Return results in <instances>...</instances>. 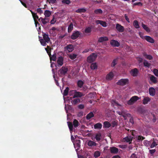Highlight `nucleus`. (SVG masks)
Listing matches in <instances>:
<instances>
[{"instance_id": "obj_1", "label": "nucleus", "mask_w": 158, "mask_h": 158, "mask_svg": "<svg viewBox=\"0 0 158 158\" xmlns=\"http://www.w3.org/2000/svg\"><path fill=\"white\" fill-rule=\"evenodd\" d=\"M68 71L67 67L63 66L58 71V74L60 77L65 76Z\"/></svg>"}, {"instance_id": "obj_2", "label": "nucleus", "mask_w": 158, "mask_h": 158, "mask_svg": "<svg viewBox=\"0 0 158 158\" xmlns=\"http://www.w3.org/2000/svg\"><path fill=\"white\" fill-rule=\"evenodd\" d=\"M129 83V80L127 78L121 79L117 82V84L121 86H124Z\"/></svg>"}, {"instance_id": "obj_3", "label": "nucleus", "mask_w": 158, "mask_h": 158, "mask_svg": "<svg viewBox=\"0 0 158 158\" xmlns=\"http://www.w3.org/2000/svg\"><path fill=\"white\" fill-rule=\"evenodd\" d=\"M97 57V55L94 53H92L87 58V62L89 63H91L95 60Z\"/></svg>"}, {"instance_id": "obj_4", "label": "nucleus", "mask_w": 158, "mask_h": 158, "mask_svg": "<svg viewBox=\"0 0 158 158\" xmlns=\"http://www.w3.org/2000/svg\"><path fill=\"white\" fill-rule=\"evenodd\" d=\"M81 33L78 31H75L73 33L71 36V38L73 40H75L78 38L81 35Z\"/></svg>"}, {"instance_id": "obj_5", "label": "nucleus", "mask_w": 158, "mask_h": 158, "mask_svg": "<svg viewBox=\"0 0 158 158\" xmlns=\"http://www.w3.org/2000/svg\"><path fill=\"white\" fill-rule=\"evenodd\" d=\"M130 73L131 76L135 77L138 76L139 72L138 69L134 68L131 70Z\"/></svg>"}, {"instance_id": "obj_6", "label": "nucleus", "mask_w": 158, "mask_h": 158, "mask_svg": "<svg viewBox=\"0 0 158 158\" xmlns=\"http://www.w3.org/2000/svg\"><path fill=\"white\" fill-rule=\"evenodd\" d=\"M74 91L75 92L73 96V98H81V97L84 96V94L81 92L77 91L76 90Z\"/></svg>"}, {"instance_id": "obj_7", "label": "nucleus", "mask_w": 158, "mask_h": 158, "mask_svg": "<svg viewBox=\"0 0 158 158\" xmlns=\"http://www.w3.org/2000/svg\"><path fill=\"white\" fill-rule=\"evenodd\" d=\"M116 28L117 30L120 32H123L124 31L123 27L118 23L116 24Z\"/></svg>"}, {"instance_id": "obj_8", "label": "nucleus", "mask_w": 158, "mask_h": 158, "mask_svg": "<svg viewBox=\"0 0 158 158\" xmlns=\"http://www.w3.org/2000/svg\"><path fill=\"white\" fill-rule=\"evenodd\" d=\"M65 49L67 50L69 52H72L74 50V47L72 44L67 45L65 47Z\"/></svg>"}, {"instance_id": "obj_9", "label": "nucleus", "mask_w": 158, "mask_h": 158, "mask_svg": "<svg viewBox=\"0 0 158 158\" xmlns=\"http://www.w3.org/2000/svg\"><path fill=\"white\" fill-rule=\"evenodd\" d=\"M110 44L114 47H118L120 45L119 43L117 40H112L110 41Z\"/></svg>"}, {"instance_id": "obj_10", "label": "nucleus", "mask_w": 158, "mask_h": 158, "mask_svg": "<svg viewBox=\"0 0 158 158\" xmlns=\"http://www.w3.org/2000/svg\"><path fill=\"white\" fill-rule=\"evenodd\" d=\"M110 152L112 154H116L118 152V149L116 147H113L110 148Z\"/></svg>"}, {"instance_id": "obj_11", "label": "nucleus", "mask_w": 158, "mask_h": 158, "mask_svg": "<svg viewBox=\"0 0 158 158\" xmlns=\"http://www.w3.org/2000/svg\"><path fill=\"white\" fill-rule=\"evenodd\" d=\"M63 60L64 59L62 56H60L59 57L57 61V62L58 65L60 66H61L63 64Z\"/></svg>"}, {"instance_id": "obj_12", "label": "nucleus", "mask_w": 158, "mask_h": 158, "mask_svg": "<svg viewBox=\"0 0 158 158\" xmlns=\"http://www.w3.org/2000/svg\"><path fill=\"white\" fill-rule=\"evenodd\" d=\"M144 39L146 40L147 41L151 43H153L154 42V40L153 39L149 36H144Z\"/></svg>"}, {"instance_id": "obj_13", "label": "nucleus", "mask_w": 158, "mask_h": 158, "mask_svg": "<svg viewBox=\"0 0 158 158\" xmlns=\"http://www.w3.org/2000/svg\"><path fill=\"white\" fill-rule=\"evenodd\" d=\"M43 39L46 40L47 43H48L50 41V38L49 37L48 34L43 33Z\"/></svg>"}, {"instance_id": "obj_14", "label": "nucleus", "mask_w": 158, "mask_h": 158, "mask_svg": "<svg viewBox=\"0 0 158 158\" xmlns=\"http://www.w3.org/2000/svg\"><path fill=\"white\" fill-rule=\"evenodd\" d=\"M95 22L97 24H100L104 27H106L107 26L106 23L105 21L100 20H97Z\"/></svg>"}, {"instance_id": "obj_15", "label": "nucleus", "mask_w": 158, "mask_h": 158, "mask_svg": "<svg viewBox=\"0 0 158 158\" xmlns=\"http://www.w3.org/2000/svg\"><path fill=\"white\" fill-rule=\"evenodd\" d=\"M149 92L150 95L151 96H153L155 95L156 90L153 87L149 88Z\"/></svg>"}, {"instance_id": "obj_16", "label": "nucleus", "mask_w": 158, "mask_h": 158, "mask_svg": "<svg viewBox=\"0 0 158 158\" xmlns=\"http://www.w3.org/2000/svg\"><path fill=\"white\" fill-rule=\"evenodd\" d=\"M94 128L95 129H101L102 127V123H98L95 124L94 125Z\"/></svg>"}, {"instance_id": "obj_17", "label": "nucleus", "mask_w": 158, "mask_h": 158, "mask_svg": "<svg viewBox=\"0 0 158 158\" xmlns=\"http://www.w3.org/2000/svg\"><path fill=\"white\" fill-rule=\"evenodd\" d=\"M150 79L151 81L153 83L156 84L157 82V78L153 75H151Z\"/></svg>"}, {"instance_id": "obj_18", "label": "nucleus", "mask_w": 158, "mask_h": 158, "mask_svg": "<svg viewBox=\"0 0 158 158\" xmlns=\"http://www.w3.org/2000/svg\"><path fill=\"white\" fill-rule=\"evenodd\" d=\"M109 40L108 38L106 36L102 37L99 38L98 40V42H102L108 40Z\"/></svg>"}, {"instance_id": "obj_19", "label": "nucleus", "mask_w": 158, "mask_h": 158, "mask_svg": "<svg viewBox=\"0 0 158 158\" xmlns=\"http://www.w3.org/2000/svg\"><path fill=\"white\" fill-rule=\"evenodd\" d=\"M86 11V10L85 8H79L76 10L75 12L78 13H84Z\"/></svg>"}, {"instance_id": "obj_20", "label": "nucleus", "mask_w": 158, "mask_h": 158, "mask_svg": "<svg viewBox=\"0 0 158 158\" xmlns=\"http://www.w3.org/2000/svg\"><path fill=\"white\" fill-rule=\"evenodd\" d=\"M113 77L114 74L112 72H110L107 74L106 76V79L107 80H111L112 79Z\"/></svg>"}, {"instance_id": "obj_21", "label": "nucleus", "mask_w": 158, "mask_h": 158, "mask_svg": "<svg viewBox=\"0 0 158 158\" xmlns=\"http://www.w3.org/2000/svg\"><path fill=\"white\" fill-rule=\"evenodd\" d=\"M87 144L89 147H92L96 146L97 143L93 141L89 140Z\"/></svg>"}, {"instance_id": "obj_22", "label": "nucleus", "mask_w": 158, "mask_h": 158, "mask_svg": "<svg viewBox=\"0 0 158 158\" xmlns=\"http://www.w3.org/2000/svg\"><path fill=\"white\" fill-rule=\"evenodd\" d=\"M94 116V115L93 113V112H91L86 115V118L87 120H89Z\"/></svg>"}, {"instance_id": "obj_23", "label": "nucleus", "mask_w": 158, "mask_h": 158, "mask_svg": "<svg viewBox=\"0 0 158 158\" xmlns=\"http://www.w3.org/2000/svg\"><path fill=\"white\" fill-rule=\"evenodd\" d=\"M101 134L100 133H98L96 134L95 139L97 141H99L101 139Z\"/></svg>"}, {"instance_id": "obj_24", "label": "nucleus", "mask_w": 158, "mask_h": 158, "mask_svg": "<svg viewBox=\"0 0 158 158\" xmlns=\"http://www.w3.org/2000/svg\"><path fill=\"white\" fill-rule=\"evenodd\" d=\"M130 114L127 113L126 110H122V116L124 118L126 117L127 116H128Z\"/></svg>"}, {"instance_id": "obj_25", "label": "nucleus", "mask_w": 158, "mask_h": 158, "mask_svg": "<svg viewBox=\"0 0 158 158\" xmlns=\"http://www.w3.org/2000/svg\"><path fill=\"white\" fill-rule=\"evenodd\" d=\"M81 100L79 98H76L72 101L71 103L75 105L80 102Z\"/></svg>"}, {"instance_id": "obj_26", "label": "nucleus", "mask_w": 158, "mask_h": 158, "mask_svg": "<svg viewBox=\"0 0 158 158\" xmlns=\"http://www.w3.org/2000/svg\"><path fill=\"white\" fill-rule=\"evenodd\" d=\"M92 28L91 27H86L85 30V32L86 34L90 33L92 31Z\"/></svg>"}, {"instance_id": "obj_27", "label": "nucleus", "mask_w": 158, "mask_h": 158, "mask_svg": "<svg viewBox=\"0 0 158 158\" xmlns=\"http://www.w3.org/2000/svg\"><path fill=\"white\" fill-rule=\"evenodd\" d=\"M142 26L143 28L147 32H150V29L147 26L143 23L142 24Z\"/></svg>"}, {"instance_id": "obj_28", "label": "nucleus", "mask_w": 158, "mask_h": 158, "mask_svg": "<svg viewBox=\"0 0 158 158\" xmlns=\"http://www.w3.org/2000/svg\"><path fill=\"white\" fill-rule=\"evenodd\" d=\"M150 101V98L147 97L144 98L143 100V104L144 105H145L148 103V102H149Z\"/></svg>"}, {"instance_id": "obj_29", "label": "nucleus", "mask_w": 158, "mask_h": 158, "mask_svg": "<svg viewBox=\"0 0 158 158\" xmlns=\"http://www.w3.org/2000/svg\"><path fill=\"white\" fill-rule=\"evenodd\" d=\"M98 66L96 63H92L90 66V68L91 69L95 70L97 69Z\"/></svg>"}, {"instance_id": "obj_30", "label": "nucleus", "mask_w": 158, "mask_h": 158, "mask_svg": "<svg viewBox=\"0 0 158 158\" xmlns=\"http://www.w3.org/2000/svg\"><path fill=\"white\" fill-rule=\"evenodd\" d=\"M111 126L110 123L108 121L104 122L103 123L104 128H109Z\"/></svg>"}, {"instance_id": "obj_31", "label": "nucleus", "mask_w": 158, "mask_h": 158, "mask_svg": "<svg viewBox=\"0 0 158 158\" xmlns=\"http://www.w3.org/2000/svg\"><path fill=\"white\" fill-rule=\"evenodd\" d=\"M32 14L34 20H36L37 19H39L38 16L37 15L36 13L33 12L31 10H30Z\"/></svg>"}, {"instance_id": "obj_32", "label": "nucleus", "mask_w": 158, "mask_h": 158, "mask_svg": "<svg viewBox=\"0 0 158 158\" xmlns=\"http://www.w3.org/2000/svg\"><path fill=\"white\" fill-rule=\"evenodd\" d=\"M73 23H71L69 25L68 27V32L70 33V32L72 31L73 30Z\"/></svg>"}, {"instance_id": "obj_33", "label": "nucleus", "mask_w": 158, "mask_h": 158, "mask_svg": "<svg viewBox=\"0 0 158 158\" xmlns=\"http://www.w3.org/2000/svg\"><path fill=\"white\" fill-rule=\"evenodd\" d=\"M49 57L51 61L53 60V61H55L56 60V53H54L52 55H51Z\"/></svg>"}, {"instance_id": "obj_34", "label": "nucleus", "mask_w": 158, "mask_h": 158, "mask_svg": "<svg viewBox=\"0 0 158 158\" xmlns=\"http://www.w3.org/2000/svg\"><path fill=\"white\" fill-rule=\"evenodd\" d=\"M40 19H41V22L44 25L46 24L48 22V19L47 18H45L44 19L42 17H40Z\"/></svg>"}, {"instance_id": "obj_35", "label": "nucleus", "mask_w": 158, "mask_h": 158, "mask_svg": "<svg viewBox=\"0 0 158 158\" xmlns=\"http://www.w3.org/2000/svg\"><path fill=\"white\" fill-rule=\"evenodd\" d=\"M102 10L100 9H97L94 11V13L96 14H102Z\"/></svg>"}, {"instance_id": "obj_36", "label": "nucleus", "mask_w": 158, "mask_h": 158, "mask_svg": "<svg viewBox=\"0 0 158 158\" xmlns=\"http://www.w3.org/2000/svg\"><path fill=\"white\" fill-rule=\"evenodd\" d=\"M67 123L70 131H72L73 130V125L72 123L70 122H68Z\"/></svg>"}, {"instance_id": "obj_37", "label": "nucleus", "mask_w": 158, "mask_h": 158, "mask_svg": "<svg viewBox=\"0 0 158 158\" xmlns=\"http://www.w3.org/2000/svg\"><path fill=\"white\" fill-rule=\"evenodd\" d=\"M69 89V88L68 87H67L66 88V89L64 90L63 93V95L64 96H66L68 95Z\"/></svg>"}, {"instance_id": "obj_38", "label": "nucleus", "mask_w": 158, "mask_h": 158, "mask_svg": "<svg viewBox=\"0 0 158 158\" xmlns=\"http://www.w3.org/2000/svg\"><path fill=\"white\" fill-rule=\"evenodd\" d=\"M132 101L134 103L135 102L137 101L139 99V97L136 96H134L132 97L131 98Z\"/></svg>"}, {"instance_id": "obj_39", "label": "nucleus", "mask_w": 158, "mask_h": 158, "mask_svg": "<svg viewBox=\"0 0 158 158\" xmlns=\"http://www.w3.org/2000/svg\"><path fill=\"white\" fill-rule=\"evenodd\" d=\"M133 24L135 28H139V27L138 21L136 20H135L133 22Z\"/></svg>"}, {"instance_id": "obj_40", "label": "nucleus", "mask_w": 158, "mask_h": 158, "mask_svg": "<svg viewBox=\"0 0 158 158\" xmlns=\"http://www.w3.org/2000/svg\"><path fill=\"white\" fill-rule=\"evenodd\" d=\"M44 15L46 17H49L51 15V12L48 10H46L45 11Z\"/></svg>"}, {"instance_id": "obj_41", "label": "nucleus", "mask_w": 158, "mask_h": 158, "mask_svg": "<svg viewBox=\"0 0 158 158\" xmlns=\"http://www.w3.org/2000/svg\"><path fill=\"white\" fill-rule=\"evenodd\" d=\"M117 59H114L113 60L111 64V66L112 67L114 68V67L117 64Z\"/></svg>"}, {"instance_id": "obj_42", "label": "nucleus", "mask_w": 158, "mask_h": 158, "mask_svg": "<svg viewBox=\"0 0 158 158\" xmlns=\"http://www.w3.org/2000/svg\"><path fill=\"white\" fill-rule=\"evenodd\" d=\"M40 43L43 46H45L46 45L47 42L46 40H44L43 39H41L40 40Z\"/></svg>"}, {"instance_id": "obj_43", "label": "nucleus", "mask_w": 158, "mask_h": 158, "mask_svg": "<svg viewBox=\"0 0 158 158\" xmlns=\"http://www.w3.org/2000/svg\"><path fill=\"white\" fill-rule=\"evenodd\" d=\"M61 2L63 4L69 5L70 4L71 1L70 0H62Z\"/></svg>"}, {"instance_id": "obj_44", "label": "nucleus", "mask_w": 158, "mask_h": 158, "mask_svg": "<svg viewBox=\"0 0 158 158\" xmlns=\"http://www.w3.org/2000/svg\"><path fill=\"white\" fill-rule=\"evenodd\" d=\"M143 64L144 66L148 68L150 67L151 65V64L146 60H145L143 62Z\"/></svg>"}, {"instance_id": "obj_45", "label": "nucleus", "mask_w": 158, "mask_h": 158, "mask_svg": "<svg viewBox=\"0 0 158 158\" xmlns=\"http://www.w3.org/2000/svg\"><path fill=\"white\" fill-rule=\"evenodd\" d=\"M100 154L101 153L100 152L98 151H96L95 152L94 156L95 158H97L100 156Z\"/></svg>"}, {"instance_id": "obj_46", "label": "nucleus", "mask_w": 158, "mask_h": 158, "mask_svg": "<svg viewBox=\"0 0 158 158\" xmlns=\"http://www.w3.org/2000/svg\"><path fill=\"white\" fill-rule=\"evenodd\" d=\"M111 104L113 106H120V105L115 100H111Z\"/></svg>"}, {"instance_id": "obj_47", "label": "nucleus", "mask_w": 158, "mask_h": 158, "mask_svg": "<svg viewBox=\"0 0 158 158\" xmlns=\"http://www.w3.org/2000/svg\"><path fill=\"white\" fill-rule=\"evenodd\" d=\"M84 84L83 82L81 80H79L77 82V85L78 87L81 88Z\"/></svg>"}, {"instance_id": "obj_48", "label": "nucleus", "mask_w": 158, "mask_h": 158, "mask_svg": "<svg viewBox=\"0 0 158 158\" xmlns=\"http://www.w3.org/2000/svg\"><path fill=\"white\" fill-rule=\"evenodd\" d=\"M77 56V55L76 54H73L70 55L69 57L71 60H74L76 58Z\"/></svg>"}, {"instance_id": "obj_49", "label": "nucleus", "mask_w": 158, "mask_h": 158, "mask_svg": "<svg viewBox=\"0 0 158 158\" xmlns=\"http://www.w3.org/2000/svg\"><path fill=\"white\" fill-rule=\"evenodd\" d=\"M78 122L75 119L73 121V124L75 127H77L78 124Z\"/></svg>"}, {"instance_id": "obj_50", "label": "nucleus", "mask_w": 158, "mask_h": 158, "mask_svg": "<svg viewBox=\"0 0 158 158\" xmlns=\"http://www.w3.org/2000/svg\"><path fill=\"white\" fill-rule=\"evenodd\" d=\"M145 139V137L141 135H139L137 137V139L138 140V141H142L144 139Z\"/></svg>"}, {"instance_id": "obj_51", "label": "nucleus", "mask_w": 158, "mask_h": 158, "mask_svg": "<svg viewBox=\"0 0 158 158\" xmlns=\"http://www.w3.org/2000/svg\"><path fill=\"white\" fill-rule=\"evenodd\" d=\"M153 73L155 76L158 77V70L157 69H154L153 70Z\"/></svg>"}, {"instance_id": "obj_52", "label": "nucleus", "mask_w": 158, "mask_h": 158, "mask_svg": "<svg viewBox=\"0 0 158 158\" xmlns=\"http://www.w3.org/2000/svg\"><path fill=\"white\" fill-rule=\"evenodd\" d=\"M144 144L147 147L149 146L150 144V142L147 140H144Z\"/></svg>"}, {"instance_id": "obj_53", "label": "nucleus", "mask_w": 158, "mask_h": 158, "mask_svg": "<svg viewBox=\"0 0 158 158\" xmlns=\"http://www.w3.org/2000/svg\"><path fill=\"white\" fill-rule=\"evenodd\" d=\"M157 145V144L156 143V142L155 141H153L150 146V148H152Z\"/></svg>"}, {"instance_id": "obj_54", "label": "nucleus", "mask_w": 158, "mask_h": 158, "mask_svg": "<svg viewBox=\"0 0 158 158\" xmlns=\"http://www.w3.org/2000/svg\"><path fill=\"white\" fill-rule=\"evenodd\" d=\"M125 140L127 142H131L132 140V139H131L128 137L125 138Z\"/></svg>"}, {"instance_id": "obj_55", "label": "nucleus", "mask_w": 158, "mask_h": 158, "mask_svg": "<svg viewBox=\"0 0 158 158\" xmlns=\"http://www.w3.org/2000/svg\"><path fill=\"white\" fill-rule=\"evenodd\" d=\"M134 103L133 102H132V100L131 99L129 100H128L127 102V104L128 105H131Z\"/></svg>"}, {"instance_id": "obj_56", "label": "nucleus", "mask_w": 158, "mask_h": 158, "mask_svg": "<svg viewBox=\"0 0 158 158\" xmlns=\"http://www.w3.org/2000/svg\"><path fill=\"white\" fill-rule=\"evenodd\" d=\"M134 103L133 102H132V100L131 99L129 100H128L127 102V104L128 105H131Z\"/></svg>"}, {"instance_id": "obj_57", "label": "nucleus", "mask_w": 158, "mask_h": 158, "mask_svg": "<svg viewBox=\"0 0 158 158\" xmlns=\"http://www.w3.org/2000/svg\"><path fill=\"white\" fill-rule=\"evenodd\" d=\"M36 11L38 13L40 14H41L43 13V10L40 8L37 9Z\"/></svg>"}, {"instance_id": "obj_58", "label": "nucleus", "mask_w": 158, "mask_h": 158, "mask_svg": "<svg viewBox=\"0 0 158 158\" xmlns=\"http://www.w3.org/2000/svg\"><path fill=\"white\" fill-rule=\"evenodd\" d=\"M146 58L149 60H152L153 58L152 56L150 55H147Z\"/></svg>"}, {"instance_id": "obj_59", "label": "nucleus", "mask_w": 158, "mask_h": 158, "mask_svg": "<svg viewBox=\"0 0 158 158\" xmlns=\"http://www.w3.org/2000/svg\"><path fill=\"white\" fill-rule=\"evenodd\" d=\"M124 17L125 18V19L128 22L130 23V20L129 18L127 16V14H125L124 15Z\"/></svg>"}, {"instance_id": "obj_60", "label": "nucleus", "mask_w": 158, "mask_h": 158, "mask_svg": "<svg viewBox=\"0 0 158 158\" xmlns=\"http://www.w3.org/2000/svg\"><path fill=\"white\" fill-rule=\"evenodd\" d=\"M134 6L138 5V6H142V4L141 2H139L137 3H134L133 4Z\"/></svg>"}, {"instance_id": "obj_61", "label": "nucleus", "mask_w": 158, "mask_h": 158, "mask_svg": "<svg viewBox=\"0 0 158 158\" xmlns=\"http://www.w3.org/2000/svg\"><path fill=\"white\" fill-rule=\"evenodd\" d=\"M78 107L80 109H83L84 107V106L83 104H80L78 105Z\"/></svg>"}, {"instance_id": "obj_62", "label": "nucleus", "mask_w": 158, "mask_h": 158, "mask_svg": "<svg viewBox=\"0 0 158 158\" xmlns=\"http://www.w3.org/2000/svg\"><path fill=\"white\" fill-rule=\"evenodd\" d=\"M155 152L156 150L155 149H151L149 150V152L151 154H153Z\"/></svg>"}, {"instance_id": "obj_63", "label": "nucleus", "mask_w": 158, "mask_h": 158, "mask_svg": "<svg viewBox=\"0 0 158 158\" xmlns=\"http://www.w3.org/2000/svg\"><path fill=\"white\" fill-rule=\"evenodd\" d=\"M56 22V21H54V17H53L50 23L51 24H54Z\"/></svg>"}, {"instance_id": "obj_64", "label": "nucleus", "mask_w": 158, "mask_h": 158, "mask_svg": "<svg viewBox=\"0 0 158 158\" xmlns=\"http://www.w3.org/2000/svg\"><path fill=\"white\" fill-rule=\"evenodd\" d=\"M131 158H137L136 155L135 153H133L131 156Z\"/></svg>"}]
</instances>
